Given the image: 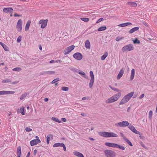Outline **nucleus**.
<instances>
[{
    "mask_svg": "<svg viewBox=\"0 0 157 157\" xmlns=\"http://www.w3.org/2000/svg\"><path fill=\"white\" fill-rule=\"evenodd\" d=\"M121 93L118 92L108 99L105 101L106 103H110L117 101L121 96Z\"/></svg>",
    "mask_w": 157,
    "mask_h": 157,
    "instance_id": "1",
    "label": "nucleus"
},
{
    "mask_svg": "<svg viewBox=\"0 0 157 157\" xmlns=\"http://www.w3.org/2000/svg\"><path fill=\"white\" fill-rule=\"evenodd\" d=\"M99 135L105 138L110 137H117V135L113 132H100L99 133Z\"/></svg>",
    "mask_w": 157,
    "mask_h": 157,
    "instance_id": "2",
    "label": "nucleus"
},
{
    "mask_svg": "<svg viewBox=\"0 0 157 157\" xmlns=\"http://www.w3.org/2000/svg\"><path fill=\"white\" fill-rule=\"evenodd\" d=\"M134 94V92H132L125 95L121 101L119 105H123L127 102L132 97Z\"/></svg>",
    "mask_w": 157,
    "mask_h": 157,
    "instance_id": "3",
    "label": "nucleus"
},
{
    "mask_svg": "<svg viewBox=\"0 0 157 157\" xmlns=\"http://www.w3.org/2000/svg\"><path fill=\"white\" fill-rule=\"evenodd\" d=\"M134 48L132 44H128L124 46L122 48L121 50L123 52H129L133 50Z\"/></svg>",
    "mask_w": 157,
    "mask_h": 157,
    "instance_id": "4",
    "label": "nucleus"
},
{
    "mask_svg": "<svg viewBox=\"0 0 157 157\" xmlns=\"http://www.w3.org/2000/svg\"><path fill=\"white\" fill-rule=\"evenodd\" d=\"M104 153L106 157H115L116 155V153L115 152L110 150H105Z\"/></svg>",
    "mask_w": 157,
    "mask_h": 157,
    "instance_id": "5",
    "label": "nucleus"
},
{
    "mask_svg": "<svg viewBox=\"0 0 157 157\" xmlns=\"http://www.w3.org/2000/svg\"><path fill=\"white\" fill-rule=\"evenodd\" d=\"M129 124V123L128 121H124L115 124V125L116 127H125L126 126H128Z\"/></svg>",
    "mask_w": 157,
    "mask_h": 157,
    "instance_id": "6",
    "label": "nucleus"
},
{
    "mask_svg": "<svg viewBox=\"0 0 157 157\" xmlns=\"http://www.w3.org/2000/svg\"><path fill=\"white\" fill-rule=\"evenodd\" d=\"M90 80L89 83V87L90 88H91L94 82V76L93 72L92 71H90Z\"/></svg>",
    "mask_w": 157,
    "mask_h": 157,
    "instance_id": "7",
    "label": "nucleus"
},
{
    "mask_svg": "<svg viewBox=\"0 0 157 157\" xmlns=\"http://www.w3.org/2000/svg\"><path fill=\"white\" fill-rule=\"evenodd\" d=\"M75 46L72 45L67 47L63 51V53L65 55H66L70 52L74 48Z\"/></svg>",
    "mask_w": 157,
    "mask_h": 157,
    "instance_id": "8",
    "label": "nucleus"
},
{
    "mask_svg": "<svg viewBox=\"0 0 157 157\" xmlns=\"http://www.w3.org/2000/svg\"><path fill=\"white\" fill-rule=\"evenodd\" d=\"M48 20L46 19L45 20L41 19L39 21V24H41V28L42 29L44 28L47 26Z\"/></svg>",
    "mask_w": 157,
    "mask_h": 157,
    "instance_id": "9",
    "label": "nucleus"
},
{
    "mask_svg": "<svg viewBox=\"0 0 157 157\" xmlns=\"http://www.w3.org/2000/svg\"><path fill=\"white\" fill-rule=\"evenodd\" d=\"M73 57L75 59L78 60H81L82 58V54L79 52L75 53L73 54Z\"/></svg>",
    "mask_w": 157,
    "mask_h": 157,
    "instance_id": "10",
    "label": "nucleus"
},
{
    "mask_svg": "<svg viewBox=\"0 0 157 157\" xmlns=\"http://www.w3.org/2000/svg\"><path fill=\"white\" fill-rule=\"evenodd\" d=\"M22 22L21 19H19L16 25L17 29L18 31H20L22 30Z\"/></svg>",
    "mask_w": 157,
    "mask_h": 157,
    "instance_id": "11",
    "label": "nucleus"
},
{
    "mask_svg": "<svg viewBox=\"0 0 157 157\" xmlns=\"http://www.w3.org/2000/svg\"><path fill=\"white\" fill-rule=\"evenodd\" d=\"M15 93V92L12 91L2 90L0 91V95L13 94Z\"/></svg>",
    "mask_w": 157,
    "mask_h": 157,
    "instance_id": "12",
    "label": "nucleus"
},
{
    "mask_svg": "<svg viewBox=\"0 0 157 157\" xmlns=\"http://www.w3.org/2000/svg\"><path fill=\"white\" fill-rule=\"evenodd\" d=\"M40 142L41 141L39 139H35L31 140L30 144L31 146H33L40 143Z\"/></svg>",
    "mask_w": 157,
    "mask_h": 157,
    "instance_id": "13",
    "label": "nucleus"
},
{
    "mask_svg": "<svg viewBox=\"0 0 157 157\" xmlns=\"http://www.w3.org/2000/svg\"><path fill=\"white\" fill-rule=\"evenodd\" d=\"M3 11L6 13H10L11 14H10V16H12V13H13V9L12 8L9 7V8H4L3 10Z\"/></svg>",
    "mask_w": 157,
    "mask_h": 157,
    "instance_id": "14",
    "label": "nucleus"
},
{
    "mask_svg": "<svg viewBox=\"0 0 157 157\" xmlns=\"http://www.w3.org/2000/svg\"><path fill=\"white\" fill-rule=\"evenodd\" d=\"M126 5L131 7H136L137 6V4L135 2H128Z\"/></svg>",
    "mask_w": 157,
    "mask_h": 157,
    "instance_id": "15",
    "label": "nucleus"
},
{
    "mask_svg": "<svg viewBox=\"0 0 157 157\" xmlns=\"http://www.w3.org/2000/svg\"><path fill=\"white\" fill-rule=\"evenodd\" d=\"M124 73V70L123 68H122L120 70L119 73H118L117 77V79L118 80L120 79L122 77Z\"/></svg>",
    "mask_w": 157,
    "mask_h": 157,
    "instance_id": "16",
    "label": "nucleus"
},
{
    "mask_svg": "<svg viewBox=\"0 0 157 157\" xmlns=\"http://www.w3.org/2000/svg\"><path fill=\"white\" fill-rule=\"evenodd\" d=\"M116 144L109 142H106L105 143V145L109 147L116 148Z\"/></svg>",
    "mask_w": 157,
    "mask_h": 157,
    "instance_id": "17",
    "label": "nucleus"
},
{
    "mask_svg": "<svg viewBox=\"0 0 157 157\" xmlns=\"http://www.w3.org/2000/svg\"><path fill=\"white\" fill-rule=\"evenodd\" d=\"M139 29V27H136L134 28H133L131 29L129 31L128 33L129 34H132L135 32L137 31Z\"/></svg>",
    "mask_w": 157,
    "mask_h": 157,
    "instance_id": "18",
    "label": "nucleus"
},
{
    "mask_svg": "<svg viewBox=\"0 0 157 157\" xmlns=\"http://www.w3.org/2000/svg\"><path fill=\"white\" fill-rule=\"evenodd\" d=\"M21 152V147L20 146H18L17 148V157H20Z\"/></svg>",
    "mask_w": 157,
    "mask_h": 157,
    "instance_id": "19",
    "label": "nucleus"
},
{
    "mask_svg": "<svg viewBox=\"0 0 157 157\" xmlns=\"http://www.w3.org/2000/svg\"><path fill=\"white\" fill-rule=\"evenodd\" d=\"M85 46L86 48L90 49V44L89 40H86L85 41Z\"/></svg>",
    "mask_w": 157,
    "mask_h": 157,
    "instance_id": "20",
    "label": "nucleus"
},
{
    "mask_svg": "<svg viewBox=\"0 0 157 157\" xmlns=\"http://www.w3.org/2000/svg\"><path fill=\"white\" fill-rule=\"evenodd\" d=\"M132 25V23L129 22H128L120 24L118 25V26L121 27H124L128 25Z\"/></svg>",
    "mask_w": 157,
    "mask_h": 157,
    "instance_id": "21",
    "label": "nucleus"
},
{
    "mask_svg": "<svg viewBox=\"0 0 157 157\" xmlns=\"http://www.w3.org/2000/svg\"><path fill=\"white\" fill-rule=\"evenodd\" d=\"M74 155L78 157H84L83 155L79 152L75 151L73 152Z\"/></svg>",
    "mask_w": 157,
    "mask_h": 157,
    "instance_id": "22",
    "label": "nucleus"
},
{
    "mask_svg": "<svg viewBox=\"0 0 157 157\" xmlns=\"http://www.w3.org/2000/svg\"><path fill=\"white\" fill-rule=\"evenodd\" d=\"M31 23V21L29 20L27 22L25 28V30L26 31H28L29 30Z\"/></svg>",
    "mask_w": 157,
    "mask_h": 157,
    "instance_id": "23",
    "label": "nucleus"
},
{
    "mask_svg": "<svg viewBox=\"0 0 157 157\" xmlns=\"http://www.w3.org/2000/svg\"><path fill=\"white\" fill-rule=\"evenodd\" d=\"M0 44L3 47L5 51H9V48L6 44L2 42H0Z\"/></svg>",
    "mask_w": 157,
    "mask_h": 157,
    "instance_id": "24",
    "label": "nucleus"
},
{
    "mask_svg": "<svg viewBox=\"0 0 157 157\" xmlns=\"http://www.w3.org/2000/svg\"><path fill=\"white\" fill-rule=\"evenodd\" d=\"M135 75V70L134 69H132L131 70V75L130 77V80H132L134 77Z\"/></svg>",
    "mask_w": 157,
    "mask_h": 157,
    "instance_id": "25",
    "label": "nucleus"
},
{
    "mask_svg": "<svg viewBox=\"0 0 157 157\" xmlns=\"http://www.w3.org/2000/svg\"><path fill=\"white\" fill-rule=\"evenodd\" d=\"M78 73L84 78H87V76L86 75L85 73L84 72L81 71H78Z\"/></svg>",
    "mask_w": 157,
    "mask_h": 157,
    "instance_id": "26",
    "label": "nucleus"
},
{
    "mask_svg": "<svg viewBox=\"0 0 157 157\" xmlns=\"http://www.w3.org/2000/svg\"><path fill=\"white\" fill-rule=\"evenodd\" d=\"M50 138H51L52 139L53 135L52 134H50L46 137L47 143V144H48L49 143V141L50 139Z\"/></svg>",
    "mask_w": 157,
    "mask_h": 157,
    "instance_id": "27",
    "label": "nucleus"
},
{
    "mask_svg": "<svg viewBox=\"0 0 157 157\" xmlns=\"http://www.w3.org/2000/svg\"><path fill=\"white\" fill-rule=\"evenodd\" d=\"M128 128L133 132L134 133L136 130V129L134 127V126L132 124H130L128 126Z\"/></svg>",
    "mask_w": 157,
    "mask_h": 157,
    "instance_id": "28",
    "label": "nucleus"
},
{
    "mask_svg": "<svg viewBox=\"0 0 157 157\" xmlns=\"http://www.w3.org/2000/svg\"><path fill=\"white\" fill-rule=\"evenodd\" d=\"M55 73V72L54 71H44L41 74L42 75H44L45 74H49L50 75L54 74Z\"/></svg>",
    "mask_w": 157,
    "mask_h": 157,
    "instance_id": "29",
    "label": "nucleus"
},
{
    "mask_svg": "<svg viewBox=\"0 0 157 157\" xmlns=\"http://www.w3.org/2000/svg\"><path fill=\"white\" fill-rule=\"evenodd\" d=\"M108 55L107 52H105L104 54L101 57V59L102 60H104Z\"/></svg>",
    "mask_w": 157,
    "mask_h": 157,
    "instance_id": "30",
    "label": "nucleus"
},
{
    "mask_svg": "<svg viewBox=\"0 0 157 157\" xmlns=\"http://www.w3.org/2000/svg\"><path fill=\"white\" fill-rule=\"evenodd\" d=\"M106 29V27L104 25L102 27H99L98 30L99 31H104Z\"/></svg>",
    "mask_w": 157,
    "mask_h": 157,
    "instance_id": "31",
    "label": "nucleus"
},
{
    "mask_svg": "<svg viewBox=\"0 0 157 157\" xmlns=\"http://www.w3.org/2000/svg\"><path fill=\"white\" fill-rule=\"evenodd\" d=\"M52 120H53L54 121H55L56 122H58V123H61V121H59V120L57 118L55 117H52Z\"/></svg>",
    "mask_w": 157,
    "mask_h": 157,
    "instance_id": "32",
    "label": "nucleus"
},
{
    "mask_svg": "<svg viewBox=\"0 0 157 157\" xmlns=\"http://www.w3.org/2000/svg\"><path fill=\"white\" fill-rule=\"evenodd\" d=\"M116 148H119L122 150H124L125 149V148L124 147H123L122 146H121L120 145H119L118 144H116Z\"/></svg>",
    "mask_w": 157,
    "mask_h": 157,
    "instance_id": "33",
    "label": "nucleus"
},
{
    "mask_svg": "<svg viewBox=\"0 0 157 157\" xmlns=\"http://www.w3.org/2000/svg\"><path fill=\"white\" fill-rule=\"evenodd\" d=\"M11 82V80L10 79H6L2 80V83H9Z\"/></svg>",
    "mask_w": 157,
    "mask_h": 157,
    "instance_id": "34",
    "label": "nucleus"
},
{
    "mask_svg": "<svg viewBox=\"0 0 157 157\" xmlns=\"http://www.w3.org/2000/svg\"><path fill=\"white\" fill-rule=\"evenodd\" d=\"M126 143L129 144L130 146H132L133 145L132 144V143L127 138L125 140H124Z\"/></svg>",
    "mask_w": 157,
    "mask_h": 157,
    "instance_id": "35",
    "label": "nucleus"
},
{
    "mask_svg": "<svg viewBox=\"0 0 157 157\" xmlns=\"http://www.w3.org/2000/svg\"><path fill=\"white\" fill-rule=\"evenodd\" d=\"M60 80V79L59 78H56L54 79L52 81V84L55 83H56V82Z\"/></svg>",
    "mask_w": 157,
    "mask_h": 157,
    "instance_id": "36",
    "label": "nucleus"
},
{
    "mask_svg": "<svg viewBox=\"0 0 157 157\" xmlns=\"http://www.w3.org/2000/svg\"><path fill=\"white\" fill-rule=\"evenodd\" d=\"M133 42L134 44H139L140 43V41L137 38L135 39V40H133Z\"/></svg>",
    "mask_w": 157,
    "mask_h": 157,
    "instance_id": "37",
    "label": "nucleus"
},
{
    "mask_svg": "<svg viewBox=\"0 0 157 157\" xmlns=\"http://www.w3.org/2000/svg\"><path fill=\"white\" fill-rule=\"evenodd\" d=\"M80 19L82 21L85 22H87L89 21V19L88 18H81Z\"/></svg>",
    "mask_w": 157,
    "mask_h": 157,
    "instance_id": "38",
    "label": "nucleus"
},
{
    "mask_svg": "<svg viewBox=\"0 0 157 157\" xmlns=\"http://www.w3.org/2000/svg\"><path fill=\"white\" fill-rule=\"evenodd\" d=\"M13 71H19L21 70V68L20 67H16L12 69Z\"/></svg>",
    "mask_w": 157,
    "mask_h": 157,
    "instance_id": "39",
    "label": "nucleus"
},
{
    "mask_svg": "<svg viewBox=\"0 0 157 157\" xmlns=\"http://www.w3.org/2000/svg\"><path fill=\"white\" fill-rule=\"evenodd\" d=\"M152 111L151 110H150L149 113L148 117L150 119L152 118Z\"/></svg>",
    "mask_w": 157,
    "mask_h": 157,
    "instance_id": "40",
    "label": "nucleus"
},
{
    "mask_svg": "<svg viewBox=\"0 0 157 157\" xmlns=\"http://www.w3.org/2000/svg\"><path fill=\"white\" fill-rule=\"evenodd\" d=\"M68 87L67 86H63L62 87L61 90L64 91H67L68 90Z\"/></svg>",
    "mask_w": 157,
    "mask_h": 157,
    "instance_id": "41",
    "label": "nucleus"
},
{
    "mask_svg": "<svg viewBox=\"0 0 157 157\" xmlns=\"http://www.w3.org/2000/svg\"><path fill=\"white\" fill-rule=\"evenodd\" d=\"M27 95V94H23L21 95L20 98V99L22 100L24 99L26 97Z\"/></svg>",
    "mask_w": 157,
    "mask_h": 157,
    "instance_id": "42",
    "label": "nucleus"
},
{
    "mask_svg": "<svg viewBox=\"0 0 157 157\" xmlns=\"http://www.w3.org/2000/svg\"><path fill=\"white\" fill-rule=\"evenodd\" d=\"M123 37H120L119 36H118L116 38L115 40L117 41H118L119 40H122L123 39Z\"/></svg>",
    "mask_w": 157,
    "mask_h": 157,
    "instance_id": "43",
    "label": "nucleus"
},
{
    "mask_svg": "<svg viewBox=\"0 0 157 157\" xmlns=\"http://www.w3.org/2000/svg\"><path fill=\"white\" fill-rule=\"evenodd\" d=\"M110 88L112 89L113 90L116 91V92H118L119 91H120V90L117 88H114V87H110Z\"/></svg>",
    "mask_w": 157,
    "mask_h": 157,
    "instance_id": "44",
    "label": "nucleus"
},
{
    "mask_svg": "<svg viewBox=\"0 0 157 157\" xmlns=\"http://www.w3.org/2000/svg\"><path fill=\"white\" fill-rule=\"evenodd\" d=\"M20 110L21 111V114L22 115H24L25 114V113L24 111V109L23 108H21Z\"/></svg>",
    "mask_w": 157,
    "mask_h": 157,
    "instance_id": "45",
    "label": "nucleus"
},
{
    "mask_svg": "<svg viewBox=\"0 0 157 157\" xmlns=\"http://www.w3.org/2000/svg\"><path fill=\"white\" fill-rule=\"evenodd\" d=\"M32 130V129L30 128L29 127H27L25 128V131L27 132H29Z\"/></svg>",
    "mask_w": 157,
    "mask_h": 157,
    "instance_id": "46",
    "label": "nucleus"
},
{
    "mask_svg": "<svg viewBox=\"0 0 157 157\" xmlns=\"http://www.w3.org/2000/svg\"><path fill=\"white\" fill-rule=\"evenodd\" d=\"M21 36H19L17 39V41L18 43H19L20 42L21 40Z\"/></svg>",
    "mask_w": 157,
    "mask_h": 157,
    "instance_id": "47",
    "label": "nucleus"
},
{
    "mask_svg": "<svg viewBox=\"0 0 157 157\" xmlns=\"http://www.w3.org/2000/svg\"><path fill=\"white\" fill-rule=\"evenodd\" d=\"M53 147H59V143H56L54 144L53 145Z\"/></svg>",
    "mask_w": 157,
    "mask_h": 157,
    "instance_id": "48",
    "label": "nucleus"
},
{
    "mask_svg": "<svg viewBox=\"0 0 157 157\" xmlns=\"http://www.w3.org/2000/svg\"><path fill=\"white\" fill-rule=\"evenodd\" d=\"M104 20L103 18H100L96 22L97 23H98L99 22H100L102 21H103Z\"/></svg>",
    "mask_w": 157,
    "mask_h": 157,
    "instance_id": "49",
    "label": "nucleus"
},
{
    "mask_svg": "<svg viewBox=\"0 0 157 157\" xmlns=\"http://www.w3.org/2000/svg\"><path fill=\"white\" fill-rule=\"evenodd\" d=\"M120 134L121 135V136L123 137V138L124 140H125V139H126L127 138L124 136V135L121 132H120Z\"/></svg>",
    "mask_w": 157,
    "mask_h": 157,
    "instance_id": "50",
    "label": "nucleus"
},
{
    "mask_svg": "<svg viewBox=\"0 0 157 157\" xmlns=\"http://www.w3.org/2000/svg\"><path fill=\"white\" fill-rule=\"evenodd\" d=\"M134 133L139 135H140L141 134V133L140 132L137 131L136 130Z\"/></svg>",
    "mask_w": 157,
    "mask_h": 157,
    "instance_id": "51",
    "label": "nucleus"
},
{
    "mask_svg": "<svg viewBox=\"0 0 157 157\" xmlns=\"http://www.w3.org/2000/svg\"><path fill=\"white\" fill-rule=\"evenodd\" d=\"M72 70L76 72H77V73H78V71H80V70H78L77 69H75V68H73L72 69Z\"/></svg>",
    "mask_w": 157,
    "mask_h": 157,
    "instance_id": "52",
    "label": "nucleus"
},
{
    "mask_svg": "<svg viewBox=\"0 0 157 157\" xmlns=\"http://www.w3.org/2000/svg\"><path fill=\"white\" fill-rule=\"evenodd\" d=\"M19 81H15L13 82H12L11 84H15L18 83Z\"/></svg>",
    "mask_w": 157,
    "mask_h": 157,
    "instance_id": "53",
    "label": "nucleus"
},
{
    "mask_svg": "<svg viewBox=\"0 0 157 157\" xmlns=\"http://www.w3.org/2000/svg\"><path fill=\"white\" fill-rule=\"evenodd\" d=\"M144 94H142L140 96L139 98L140 99H141L144 97Z\"/></svg>",
    "mask_w": 157,
    "mask_h": 157,
    "instance_id": "54",
    "label": "nucleus"
},
{
    "mask_svg": "<svg viewBox=\"0 0 157 157\" xmlns=\"http://www.w3.org/2000/svg\"><path fill=\"white\" fill-rule=\"evenodd\" d=\"M14 16L15 17H21V15H20L17 14V13H15L14 14Z\"/></svg>",
    "mask_w": 157,
    "mask_h": 157,
    "instance_id": "55",
    "label": "nucleus"
},
{
    "mask_svg": "<svg viewBox=\"0 0 157 157\" xmlns=\"http://www.w3.org/2000/svg\"><path fill=\"white\" fill-rule=\"evenodd\" d=\"M61 119V121L63 122H65L66 121V119L65 118H62Z\"/></svg>",
    "mask_w": 157,
    "mask_h": 157,
    "instance_id": "56",
    "label": "nucleus"
},
{
    "mask_svg": "<svg viewBox=\"0 0 157 157\" xmlns=\"http://www.w3.org/2000/svg\"><path fill=\"white\" fill-rule=\"evenodd\" d=\"M62 147L63 148L64 151H66V149L65 144Z\"/></svg>",
    "mask_w": 157,
    "mask_h": 157,
    "instance_id": "57",
    "label": "nucleus"
},
{
    "mask_svg": "<svg viewBox=\"0 0 157 157\" xmlns=\"http://www.w3.org/2000/svg\"><path fill=\"white\" fill-rule=\"evenodd\" d=\"M55 61H56V63H61L62 62L60 60H55Z\"/></svg>",
    "mask_w": 157,
    "mask_h": 157,
    "instance_id": "58",
    "label": "nucleus"
},
{
    "mask_svg": "<svg viewBox=\"0 0 157 157\" xmlns=\"http://www.w3.org/2000/svg\"><path fill=\"white\" fill-rule=\"evenodd\" d=\"M59 147H63L64 144L63 143H59Z\"/></svg>",
    "mask_w": 157,
    "mask_h": 157,
    "instance_id": "59",
    "label": "nucleus"
},
{
    "mask_svg": "<svg viewBox=\"0 0 157 157\" xmlns=\"http://www.w3.org/2000/svg\"><path fill=\"white\" fill-rule=\"evenodd\" d=\"M49 63H56V61H55V60H51V61H50Z\"/></svg>",
    "mask_w": 157,
    "mask_h": 157,
    "instance_id": "60",
    "label": "nucleus"
},
{
    "mask_svg": "<svg viewBox=\"0 0 157 157\" xmlns=\"http://www.w3.org/2000/svg\"><path fill=\"white\" fill-rule=\"evenodd\" d=\"M48 99L47 98H45L44 99V101L47 102L48 101Z\"/></svg>",
    "mask_w": 157,
    "mask_h": 157,
    "instance_id": "61",
    "label": "nucleus"
},
{
    "mask_svg": "<svg viewBox=\"0 0 157 157\" xmlns=\"http://www.w3.org/2000/svg\"><path fill=\"white\" fill-rule=\"evenodd\" d=\"M37 151V150L36 149H35L34 151V155H36V154Z\"/></svg>",
    "mask_w": 157,
    "mask_h": 157,
    "instance_id": "62",
    "label": "nucleus"
},
{
    "mask_svg": "<svg viewBox=\"0 0 157 157\" xmlns=\"http://www.w3.org/2000/svg\"><path fill=\"white\" fill-rule=\"evenodd\" d=\"M88 139L91 140H94V139L93 138H91V137H89V138Z\"/></svg>",
    "mask_w": 157,
    "mask_h": 157,
    "instance_id": "63",
    "label": "nucleus"
},
{
    "mask_svg": "<svg viewBox=\"0 0 157 157\" xmlns=\"http://www.w3.org/2000/svg\"><path fill=\"white\" fill-rule=\"evenodd\" d=\"M30 155V152H29L28 153L26 157H29Z\"/></svg>",
    "mask_w": 157,
    "mask_h": 157,
    "instance_id": "64",
    "label": "nucleus"
}]
</instances>
